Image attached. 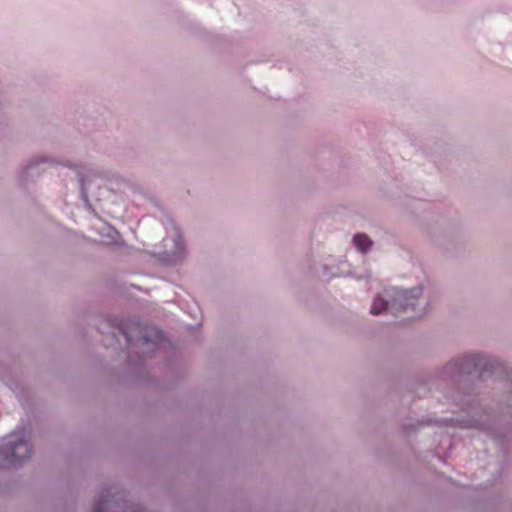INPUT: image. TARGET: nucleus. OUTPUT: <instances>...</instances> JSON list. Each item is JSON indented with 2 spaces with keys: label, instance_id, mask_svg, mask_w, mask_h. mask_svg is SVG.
I'll use <instances>...</instances> for the list:
<instances>
[{
  "label": "nucleus",
  "instance_id": "nucleus-2",
  "mask_svg": "<svg viewBox=\"0 0 512 512\" xmlns=\"http://www.w3.org/2000/svg\"><path fill=\"white\" fill-rule=\"evenodd\" d=\"M422 293L421 288H413L410 291H399L396 297L392 300L391 309L400 308L403 311L411 310L415 312V316L420 317L425 314V309L416 310L414 301H418Z\"/></svg>",
  "mask_w": 512,
  "mask_h": 512
},
{
  "label": "nucleus",
  "instance_id": "nucleus-4",
  "mask_svg": "<svg viewBox=\"0 0 512 512\" xmlns=\"http://www.w3.org/2000/svg\"><path fill=\"white\" fill-rule=\"evenodd\" d=\"M353 242L361 252H366L372 246V241L365 234H356Z\"/></svg>",
  "mask_w": 512,
  "mask_h": 512
},
{
  "label": "nucleus",
  "instance_id": "nucleus-6",
  "mask_svg": "<svg viewBox=\"0 0 512 512\" xmlns=\"http://www.w3.org/2000/svg\"><path fill=\"white\" fill-rule=\"evenodd\" d=\"M107 503V499L99 500L94 507V512H104L107 507Z\"/></svg>",
  "mask_w": 512,
  "mask_h": 512
},
{
  "label": "nucleus",
  "instance_id": "nucleus-5",
  "mask_svg": "<svg viewBox=\"0 0 512 512\" xmlns=\"http://www.w3.org/2000/svg\"><path fill=\"white\" fill-rule=\"evenodd\" d=\"M386 308H387V302L380 297H376L373 301L370 312L373 315H378Z\"/></svg>",
  "mask_w": 512,
  "mask_h": 512
},
{
  "label": "nucleus",
  "instance_id": "nucleus-1",
  "mask_svg": "<svg viewBox=\"0 0 512 512\" xmlns=\"http://www.w3.org/2000/svg\"><path fill=\"white\" fill-rule=\"evenodd\" d=\"M30 455L31 449L28 442L19 439L9 449H0V466L3 468L14 467L29 458Z\"/></svg>",
  "mask_w": 512,
  "mask_h": 512
},
{
  "label": "nucleus",
  "instance_id": "nucleus-3",
  "mask_svg": "<svg viewBox=\"0 0 512 512\" xmlns=\"http://www.w3.org/2000/svg\"><path fill=\"white\" fill-rule=\"evenodd\" d=\"M472 365L474 370L479 372V374L482 376L486 371L492 370L493 363L489 361V359L485 356L481 355H473L467 359V368ZM467 368H464L463 365L461 366L462 370H466Z\"/></svg>",
  "mask_w": 512,
  "mask_h": 512
},
{
  "label": "nucleus",
  "instance_id": "nucleus-7",
  "mask_svg": "<svg viewBox=\"0 0 512 512\" xmlns=\"http://www.w3.org/2000/svg\"><path fill=\"white\" fill-rule=\"evenodd\" d=\"M140 340H141L143 343H148L149 341H152V340L148 337V335H146V334H145V335H142V336L140 337Z\"/></svg>",
  "mask_w": 512,
  "mask_h": 512
},
{
  "label": "nucleus",
  "instance_id": "nucleus-8",
  "mask_svg": "<svg viewBox=\"0 0 512 512\" xmlns=\"http://www.w3.org/2000/svg\"><path fill=\"white\" fill-rule=\"evenodd\" d=\"M124 335H125V337H126V339H127V342H129V343H130V342H132V341H133L134 337H133L132 335H130L129 333L124 332Z\"/></svg>",
  "mask_w": 512,
  "mask_h": 512
},
{
  "label": "nucleus",
  "instance_id": "nucleus-9",
  "mask_svg": "<svg viewBox=\"0 0 512 512\" xmlns=\"http://www.w3.org/2000/svg\"><path fill=\"white\" fill-rule=\"evenodd\" d=\"M155 339L160 340L161 339V333L159 331H154Z\"/></svg>",
  "mask_w": 512,
  "mask_h": 512
}]
</instances>
